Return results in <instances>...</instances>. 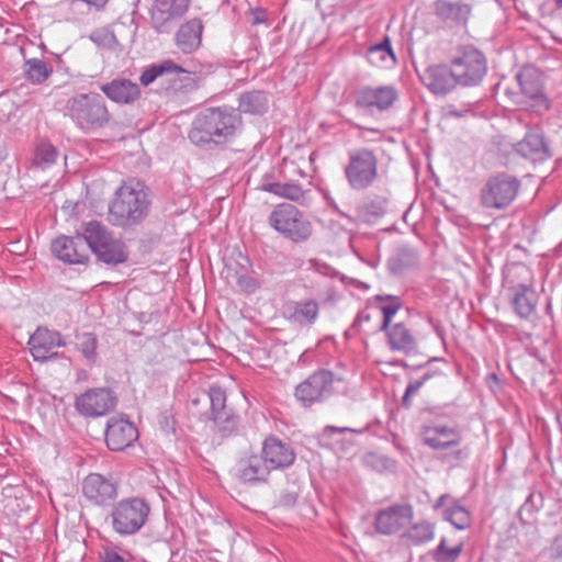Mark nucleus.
Returning <instances> with one entry per match:
<instances>
[{
  "instance_id": "1",
  "label": "nucleus",
  "mask_w": 562,
  "mask_h": 562,
  "mask_svg": "<svg viewBox=\"0 0 562 562\" xmlns=\"http://www.w3.org/2000/svg\"><path fill=\"white\" fill-rule=\"evenodd\" d=\"M239 125V116L234 109L205 108L193 119L189 139L198 147L211 148L232 139Z\"/></svg>"
},
{
  "instance_id": "2",
  "label": "nucleus",
  "mask_w": 562,
  "mask_h": 562,
  "mask_svg": "<svg viewBox=\"0 0 562 562\" xmlns=\"http://www.w3.org/2000/svg\"><path fill=\"white\" fill-rule=\"evenodd\" d=\"M150 204L149 192L142 183L124 182L109 204L108 221L122 228L136 226L147 217Z\"/></svg>"
},
{
  "instance_id": "3",
  "label": "nucleus",
  "mask_w": 562,
  "mask_h": 562,
  "mask_svg": "<svg viewBox=\"0 0 562 562\" xmlns=\"http://www.w3.org/2000/svg\"><path fill=\"white\" fill-rule=\"evenodd\" d=\"M345 367H337L334 371L317 370L296 385L294 396L304 407L321 403L333 393H346L348 379Z\"/></svg>"
},
{
  "instance_id": "4",
  "label": "nucleus",
  "mask_w": 562,
  "mask_h": 562,
  "mask_svg": "<svg viewBox=\"0 0 562 562\" xmlns=\"http://www.w3.org/2000/svg\"><path fill=\"white\" fill-rule=\"evenodd\" d=\"M65 115L83 133H93L111 121L108 105L99 93H78L68 99Z\"/></svg>"
},
{
  "instance_id": "5",
  "label": "nucleus",
  "mask_w": 562,
  "mask_h": 562,
  "mask_svg": "<svg viewBox=\"0 0 562 562\" xmlns=\"http://www.w3.org/2000/svg\"><path fill=\"white\" fill-rule=\"evenodd\" d=\"M150 505L139 496L120 499L112 505L106 517L114 533L121 537L136 535L147 524Z\"/></svg>"
},
{
  "instance_id": "6",
  "label": "nucleus",
  "mask_w": 562,
  "mask_h": 562,
  "mask_svg": "<svg viewBox=\"0 0 562 562\" xmlns=\"http://www.w3.org/2000/svg\"><path fill=\"white\" fill-rule=\"evenodd\" d=\"M269 225L293 243L306 241L313 232L312 223L295 205L280 203L271 211Z\"/></svg>"
},
{
  "instance_id": "7",
  "label": "nucleus",
  "mask_w": 562,
  "mask_h": 562,
  "mask_svg": "<svg viewBox=\"0 0 562 562\" xmlns=\"http://www.w3.org/2000/svg\"><path fill=\"white\" fill-rule=\"evenodd\" d=\"M519 180L509 173L498 172L488 177L480 190V203L486 210H504L516 199Z\"/></svg>"
},
{
  "instance_id": "8",
  "label": "nucleus",
  "mask_w": 562,
  "mask_h": 562,
  "mask_svg": "<svg viewBox=\"0 0 562 562\" xmlns=\"http://www.w3.org/2000/svg\"><path fill=\"white\" fill-rule=\"evenodd\" d=\"M451 68L458 85L475 87L487 74V60L482 52L467 46L451 60Z\"/></svg>"
},
{
  "instance_id": "9",
  "label": "nucleus",
  "mask_w": 562,
  "mask_h": 562,
  "mask_svg": "<svg viewBox=\"0 0 562 562\" xmlns=\"http://www.w3.org/2000/svg\"><path fill=\"white\" fill-rule=\"evenodd\" d=\"M192 0H155L150 12L151 26L159 33H169L188 12Z\"/></svg>"
},
{
  "instance_id": "10",
  "label": "nucleus",
  "mask_w": 562,
  "mask_h": 562,
  "mask_svg": "<svg viewBox=\"0 0 562 562\" xmlns=\"http://www.w3.org/2000/svg\"><path fill=\"white\" fill-rule=\"evenodd\" d=\"M115 393L109 387H95L88 390L76 398L77 412L86 417L103 416L116 405Z\"/></svg>"
},
{
  "instance_id": "11",
  "label": "nucleus",
  "mask_w": 562,
  "mask_h": 562,
  "mask_svg": "<svg viewBox=\"0 0 562 562\" xmlns=\"http://www.w3.org/2000/svg\"><path fill=\"white\" fill-rule=\"evenodd\" d=\"M420 438L432 450H448L461 443L462 432L458 426L431 422L422 426Z\"/></svg>"
},
{
  "instance_id": "12",
  "label": "nucleus",
  "mask_w": 562,
  "mask_h": 562,
  "mask_svg": "<svg viewBox=\"0 0 562 562\" xmlns=\"http://www.w3.org/2000/svg\"><path fill=\"white\" fill-rule=\"evenodd\" d=\"M398 99L397 89L392 86L362 87L356 92V103L358 106L373 111H387Z\"/></svg>"
},
{
  "instance_id": "13",
  "label": "nucleus",
  "mask_w": 562,
  "mask_h": 562,
  "mask_svg": "<svg viewBox=\"0 0 562 562\" xmlns=\"http://www.w3.org/2000/svg\"><path fill=\"white\" fill-rule=\"evenodd\" d=\"M29 349L35 361L45 362L57 356L56 347L65 346L59 331L50 330L47 327H37L29 339Z\"/></svg>"
},
{
  "instance_id": "14",
  "label": "nucleus",
  "mask_w": 562,
  "mask_h": 562,
  "mask_svg": "<svg viewBox=\"0 0 562 562\" xmlns=\"http://www.w3.org/2000/svg\"><path fill=\"white\" fill-rule=\"evenodd\" d=\"M138 438L136 427L124 417H111L105 429V442L112 451H123Z\"/></svg>"
},
{
  "instance_id": "15",
  "label": "nucleus",
  "mask_w": 562,
  "mask_h": 562,
  "mask_svg": "<svg viewBox=\"0 0 562 562\" xmlns=\"http://www.w3.org/2000/svg\"><path fill=\"white\" fill-rule=\"evenodd\" d=\"M261 456L270 471L289 468L294 463L296 458L292 446L283 442L276 436H270L265 439Z\"/></svg>"
},
{
  "instance_id": "16",
  "label": "nucleus",
  "mask_w": 562,
  "mask_h": 562,
  "mask_svg": "<svg viewBox=\"0 0 562 562\" xmlns=\"http://www.w3.org/2000/svg\"><path fill=\"white\" fill-rule=\"evenodd\" d=\"M413 518L411 505L395 504L381 509L375 516V528L382 535H393L405 527Z\"/></svg>"
},
{
  "instance_id": "17",
  "label": "nucleus",
  "mask_w": 562,
  "mask_h": 562,
  "mask_svg": "<svg viewBox=\"0 0 562 562\" xmlns=\"http://www.w3.org/2000/svg\"><path fill=\"white\" fill-rule=\"evenodd\" d=\"M50 249L59 260L70 265L85 263L89 258L87 247L78 231L76 236H60L54 239Z\"/></svg>"
},
{
  "instance_id": "18",
  "label": "nucleus",
  "mask_w": 562,
  "mask_h": 562,
  "mask_svg": "<svg viewBox=\"0 0 562 562\" xmlns=\"http://www.w3.org/2000/svg\"><path fill=\"white\" fill-rule=\"evenodd\" d=\"M521 92L529 99L530 105L548 110L550 102L543 93L541 74L533 67H524L517 75Z\"/></svg>"
},
{
  "instance_id": "19",
  "label": "nucleus",
  "mask_w": 562,
  "mask_h": 562,
  "mask_svg": "<svg viewBox=\"0 0 562 562\" xmlns=\"http://www.w3.org/2000/svg\"><path fill=\"white\" fill-rule=\"evenodd\" d=\"M82 493L91 503L104 506L117 496V486L101 474L91 473L82 482Z\"/></svg>"
},
{
  "instance_id": "20",
  "label": "nucleus",
  "mask_w": 562,
  "mask_h": 562,
  "mask_svg": "<svg viewBox=\"0 0 562 562\" xmlns=\"http://www.w3.org/2000/svg\"><path fill=\"white\" fill-rule=\"evenodd\" d=\"M418 77L434 94H447L458 85L451 66L446 65H430L423 71H418Z\"/></svg>"
},
{
  "instance_id": "21",
  "label": "nucleus",
  "mask_w": 562,
  "mask_h": 562,
  "mask_svg": "<svg viewBox=\"0 0 562 562\" xmlns=\"http://www.w3.org/2000/svg\"><path fill=\"white\" fill-rule=\"evenodd\" d=\"M436 18L448 26H463L472 12L469 3L454 0H436L432 3Z\"/></svg>"
},
{
  "instance_id": "22",
  "label": "nucleus",
  "mask_w": 562,
  "mask_h": 562,
  "mask_svg": "<svg viewBox=\"0 0 562 562\" xmlns=\"http://www.w3.org/2000/svg\"><path fill=\"white\" fill-rule=\"evenodd\" d=\"M378 177V160L368 149H360L353 154V189L370 187Z\"/></svg>"
},
{
  "instance_id": "23",
  "label": "nucleus",
  "mask_w": 562,
  "mask_h": 562,
  "mask_svg": "<svg viewBox=\"0 0 562 562\" xmlns=\"http://www.w3.org/2000/svg\"><path fill=\"white\" fill-rule=\"evenodd\" d=\"M270 473L262 456L250 454L239 459L236 464V476L244 483H267Z\"/></svg>"
},
{
  "instance_id": "24",
  "label": "nucleus",
  "mask_w": 562,
  "mask_h": 562,
  "mask_svg": "<svg viewBox=\"0 0 562 562\" xmlns=\"http://www.w3.org/2000/svg\"><path fill=\"white\" fill-rule=\"evenodd\" d=\"M100 90L109 100L117 104H132L140 98L139 86L127 78H115L102 83Z\"/></svg>"
},
{
  "instance_id": "25",
  "label": "nucleus",
  "mask_w": 562,
  "mask_h": 562,
  "mask_svg": "<svg viewBox=\"0 0 562 562\" xmlns=\"http://www.w3.org/2000/svg\"><path fill=\"white\" fill-rule=\"evenodd\" d=\"M509 292V302L515 314L521 319H530L538 305L536 291L529 285L519 283L512 286Z\"/></svg>"
},
{
  "instance_id": "26",
  "label": "nucleus",
  "mask_w": 562,
  "mask_h": 562,
  "mask_svg": "<svg viewBox=\"0 0 562 562\" xmlns=\"http://www.w3.org/2000/svg\"><path fill=\"white\" fill-rule=\"evenodd\" d=\"M211 418L223 431L231 432L236 426V419L226 408V394L221 386L213 385L209 390Z\"/></svg>"
},
{
  "instance_id": "27",
  "label": "nucleus",
  "mask_w": 562,
  "mask_h": 562,
  "mask_svg": "<svg viewBox=\"0 0 562 562\" xmlns=\"http://www.w3.org/2000/svg\"><path fill=\"white\" fill-rule=\"evenodd\" d=\"M284 316L300 326H311L319 313V304L315 300L290 302L284 306Z\"/></svg>"
},
{
  "instance_id": "28",
  "label": "nucleus",
  "mask_w": 562,
  "mask_h": 562,
  "mask_svg": "<svg viewBox=\"0 0 562 562\" xmlns=\"http://www.w3.org/2000/svg\"><path fill=\"white\" fill-rule=\"evenodd\" d=\"M203 23L192 19L182 24L176 33V45L184 54L196 50L201 45Z\"/></svg>"
},
{
  "instance_id": "29",
  "label": "nucleus",
  "mask_w": 562,
  "mask_h": 562,
  "mask_svg": "<svg viewBox=\"0 0 562 562\" xmlns=\"http://www.w3.org/2000/svg\"><path fill=\"white\" fill-rule=\"evenodd\" d=\"M515 148L519 155L532 161H542L550 156L542 134L537 131L528 132Z\"/></svg>"
},
{
  "instance_id": "30",
  "label": "nucleus",
  "mask_w": 562,
  "mask_h": 562,
  "mask_svg": "<svg viewBox=\"0 0 562 562\" xmlns=\"http://www.w3.org/2000/svg\"><path fill=\"white\" fill-rule=\"evenodd\" d=\"M97 259L108 266H117L124 263L128 259V248L121 239L112 235L106 241L100 245L93 251Z\"/></svg>"
},
{
  "instance_id": "31",
  "label": "nucleus",
  "mask_w": 562,
  "mask_h": 562,
  "mask_svg": "<svg viewBox=\"0 0 562 562\" xmlns=\"http://www.w3.org/2000/svg\"><path fill=\"white\" fill-rule=\"evenodd\" d=\"M366 58L378 68L390 69L397 64V57L389 36H384L382 42L371 45L366 52Z\"/></svg>"
},
{
  "instance_id": "32",
  "label": "nucleus",
  "mask_w": 562,
  "mask_h": 562,
  "mask_svg": "<svg viewBox=\"0 0 562 562\" xmlns=\"http://www.w3.org/2000/svg\"><path fill=\"white\" fill-rule=\"evenodd\" d=\"M78 232L87 249L89 248L92 252L113 235L104 224L95 220L81 223Z\"/></svg>"
},
{
  "instance_id": "33",
  "label": "nucleus",
  "mask_w": 562,
  "mask_h": 562,
  "mask_svg": "<svg viewBox=\"0 0 562 562\" xmlns=\"http://www.w3.org/2000/svg\"><path fill=\"white\" fill-rule=\"evenodd\" d=\"M260 190L294 202H300L305 195V191L301 184L294 182L268 181L267 176L262 178Z\"/></svg>"
},
{
  "instance_id": "34",
  "label": "nucleus",
  "mask_w": 562,
  "mask_h": 562,
  "mask_svg": "<svg viewBox=\"0 0 562 562\" xmlns=\"http://www.w3.org/2000/svg\"><path fill=\"white\" fill-rule=\"evenodd\" d=\"M436 524L426 519L414 522L403 533V539L413 546H423L435 539Z\"/></svg>"
},
{
  "instance_id": "35",
  "label": "nucleus",
  "mask_w": 562,
  "mask_h": 562,
  "mask_svg": "<svg viewBox=\"0 0 562 562\" xmlns=\"http://www.w3.org/2000/svg\"><path fill=\"white\" fill-rule=\"evenodd\" d=\"M387 338L394 350L411 352L416 348L414 336L403 323H396L391 326L387 330Z\"/></svg>"
},
{
  "instance_id": "36",
  "label": "nucleus",
  "mask_w": 562,
  "mask_h": 562,
  "mask_svg": "<svg viewBox=\"0 0 562 562\" xmlns=\"http://www.w3.org/2000/svg\"><path fill=\"white\" fill-rule=\"evenodd\" d=\"M350 432L351 428L349 427L326 426L322 431L321 440L341 457L348 450L349 441L345 442L344 439Z\"/></svg>"
},
{
  "instance_id": "37",
  "label": "nucleus",
  "mask_w": 562,
  "mask_h": 562,
  "mask_svg": "<svg viewBox=\"0 0 562 562\" xmlns=\"http://www.w3.org/2000/svg\"><path fill=\"white\" fill-rule=\"evenodd\" d=\"M269 99L263 91H249L239 97V110L244 113L263 114L268 110Z\"/></svg>"
},
{
  "instance_id": "38",
  "label": "nucleus",
  "mask_w": 562,
  "mask_h": 562,
  "mask_svg": "<svg viewBox=\"0 0 562 562\" xmlns=\"http://www.w3.org/2000/svg\"><path fill=\"white\" fill-rule=\"evenodd\" d=\"M448 539L441 537L438 546L429 552L434 562H457L463 552V542L449 546Z\"/></svg>"
},
{
  "instance_id": "39",
  "label": "nucleus",
  "mask_w": 562,
  "mask_h": 562,
  "mask_svg": "<svg viewBox=\"0 0 562 562\" xmlns=\"http://www.w3.org/2000/svg\"><path fill=\"white\" fill-rule=\"evenodd\" d=\"M109 0H60L59 7L74 14L99 12L105 8Z\"/></svg>"
},
{
  "instance_id": "40",
  "label": "nucleus",
  "mask_w": 562,
  "mask_h": 562,
  "mask_svg": "<svg viewBox=\"0 0 562 562\" xmlns=\"http://www.w3.org/2000/svg\"><path fill=\"white\" fill-rule=\"evenodd\" d=\"M24 74L32 83L40 85L53 74V67L42 59L31 58L25 61Z\"/></svg>"
},
{
  "instance_id": "41",
  "label": "nucleus",
  "mask_w": 562,
  "mask_h": 562,
  "mask_svg": "<svg viewBox=\"0 0 562 562\" xmlns=\"http://www.w3.org/2000/svg\"><path fill=\"white\" fill-rule=\"evenodd\" d=\"M184 71L180 66L175 64L171 60H165L164 63L159 65H151L148 68H146L142 75H140V83L143 86H148L151 82H154L159 76L164 75L165 72H182Z\"/></svg>"
},
{
  "instance_id": "42",
  "label": "nucleus",
  "mask_w": 562,
  "mask_h": 562,
  "mask_svg": "<svg viewBox=\"0 0 562 562\" xmlns=\"http://www.w3.org/2000/svg\"><path fill=\"white\" fill-rule=\"evenodd\" d=\"M57 157V149L49 142L41 140L35 147L33 161L41 169H46L56 162Z\"/></svg>"
},
{
  "instance_id": "43",
  "label": "nucleus",
  "mask_w": 562,
  "mask_h": 562,
  "mask_svg": "<svg viewBox=\"0 0 562 562\" xmlns=\"http://www.w3.org/2000/svg\"><path fill=\"white\" fill-rule=\"evenodd\" d=\"M443 518L460 530L465 529L470 525L469 512L458 503L443 510Z\"/></svg>"
},
{
  "instance_id": "44",
  "label": "nucleus",
  "mask_w": 562,
  "mask_h": 562,
  "mask_svg": "<svg viewBox=\"0 0 562 562\" xmlns=\"http://www.w3.org/2000/svg\"><path fill=\"white\" fill-rule=\"evenodd\" d=\"M362 463L366 468L379 473L393 471L395 469V462L392 459L374 452L366 453L362 457Z\"/></svg>"
},
{
  "instance_id": "45",
  "label": "nucleus",
  "mask_w": 562,
  "mask_h": 562,
  "mask_svg": "<svg viewBox=\"0 0 562 562\" xmlns=\"http://www.w3.org/2000/svg\"><path fill=\"white\" fill-rule=\"evenodd\" d=\"M380 301L384 303L380 306V311L383 315V321L381 324L382 329H386L390 326L391 318L396 314V312L403 306V301L400 296L395 295H385L378 296Z\"/></svg>"
},
{
  "instance_id": "46",
  "label": "nucleus",
  "mask_w": 562,
  "mask_h": 562,
  "mask_svg": "<svg viewBox=\"0 0 562 562\" xmlns=\"http://www.w3.org/2000/svg\"><path fill=\"white\" fill-rule=\"evenodd\" d=\"M334 195H331V192L326 191L324 192V198L328 202V204L337 211L339 214L348 217V211H349V194L348 190H341L339 188H334L333 191Z\"/></svg>"
},
{
  "instance_id": "47",
  "label": "nucleus",
  "mask_w": 562,
  "mask_h": 562,
  "mask_svg": "<svg viewBox=\"0 0 562 562\" xmlns=\"http://www.w3.org/2000/svg\"><path fill=\"white\" fill-rule=\"evenodd\" d=\"M77 338H78L79 349H80L81 353L83 355V357L88 361L94 362L95 350H97V345H98L95 335H93L91 333H83L81 335H78Z\"/></svg>"
},
{
  "instance_id": "48",
  "label": "nucleus",
  "mask_w": 562,
  "mask_h": 562,
  "mask_svg": "<svg viewBox=\"0 0 562 562\" xmlns=\"http://www.w3.org/2000/svg\"><path fill=\"white\" fill-rule=\"evenodd\" d=\"M383 214V206L379 202L362 204L358 207V215L364 222H371Z\"/></svg>"
},
{
  "instance_id": "49",
  "label": "nucleus",
  "mask_w": 562,
  "mask_h": 562,
  "mask_svg": "<svg viewBox=\"0 0 562 562\" xmlns=\"http://www.w3.org/2000/svg\"><path fill=\"white\" fill-rule=\"evenodd\" d=\"M430 378L428 373H426L423 378L411 380L406 386L405 393L402 398V405L405 408L411 407V397L415 395L420 387L425 384V382Z\"/></svg>"
},
{
  "instance_id": "50",
  "label": "nucleus",
  "mask_w": 562,
  "mask_h": 562,
  "mask_svg": "<svg viewBox=\"0 0 562 562\" xmlns=\"http://www.w3.org/2000/svg\"><path fill=\"white\" fill-rule=\"evenodd\" d=\"M101 562H131L130 559L120 554L115 549L105 547L99 553Z\"/></svg>"
},
{
  "instance_id": "51",
  "label": "nucleus",
  "mask_w": 562,
  "mask_h": 562,
  "mask_svg": "<svg viewBox=\"0 0 562 562\" xmlns=\"http://www.w3.org/2000/svg\"><path fill=\"white\" fill-rule=\"evenodd\" d=\"M90 37L94 43L104 46H111L115 41L114 34L108 31L93 32Z\"/></svg>"
},
{
  "instance_id": "52",
  "label": "nucleus",
  "mask_w": 562,
  "mask_h": 562,
  "mask_svg": "<svg viewBox=\"0 0 562 562\" xmlns=\"http://www.w3.org/2000/svg\"><path fill=\"white\" fill-rule=\"evenodd\" d=\"M159 424H160L161 428L164 429V431H166V432L175 431V427H173L175 420L168 412H164L160 415Z\"/></svg>"
},
{
  "instance_id": "53",
  "label": "nucleus",
  "mask_w": 562,
  "mask_h": 562,
  "mask_svg": "<svg viewBox=\"0 0 562 562\" xmlns=\"http://www.w3.org/2000/svg\"><path fill=\"white\" fill-rule=\"evenodd\" d=\"M251 14H252V21H251L252 25H258V24L267 22V15H266L265 10L256 9V10L251 11Z\"/></svg>"
},
{
  "instance_id": "54",
  "label": "nucleus",
  "mask_w": 562,
  "mask_h": 562,
  "mask_svg": "<svg viewBox=\"0 0 562 562\" xmlns=\"http://www.w3.org/2000/svg\"><path fill=\"white\" fill-rule=\"evenodd\" d=\"M470 112H471V110L469 108L463 109V110H458L454 105H449L447 108V114L449 116H453V117H462Z\"/></svg>"
},
{
  "instance_id": "55",
  "label": "nucleus",
  "mask_w": 562,
  "mask_h": 562,
  "mask_svg": "<svg viewBox=\"0 0 562 562\" xmlns=\"http://www.w3.org/2000/svg\"><path fill=\"white\" fill-rule=\"evenodd\" d=\"M450 496L448 494L441 495L436 503L434 504V509H439L446 505L447 499H449Z\"/></svg>"
},
{
  "instance_id": "56",
  "label": "nucleus",
  "mask_w": 562,
  "mask_h": 562,
  "mask_svg": "<svg viewBox=\"0 0 562 562\" xmlns=\"http://www.w3.org/2000/svg\"><path fill=\"white\" fill-rule=\"evenodd\" d=\"M296 501V497L292 494H286L283 496L282 498V502L285 504V505H293Z\"/></svg>"
},
{
  "instance_id": "57",
  "label": "nucleus",
  "mask_w": 562,
  "mask_h": 562,
  "mask_svg": "<svg viewBox=\"0 0 562 562\" xmlns=\"http://www.w3.org/2000/svg\"><path fill=\"white\" fill-rule=\"evenodd\" d=\"M369 319H370V314H369V312H367V311H362V312H360V313L358 314V316H357V322H358V323H361V322H363V321H369Z\"/></svg>"
},
{
  "instance_id": "58",
  "label": "nucleus",
  "mask_w": 562,
  "mask_h": 562,
  "mask_svg": "<svg viewBox=\"0 0 562 562\" xmlns=\"http://www.w3.org/2000/svg\"><path fill=\"white\" fill-rule=\"evenodd\" d=\"M352 284H353V288H361V289H364V290L369 289V284H367V283H364L362 281H358L356 279H353Z\"/></svg>"
},
{
  "instance_id": "59",
  "label": "nucleus",
  "mask_w": 562,
  "mask_h": 562,
  "mask_svg": "<svg viewBox=\"0 0 562 562\" xmlns=\"http://www.w3.org/2000/svg\"><path fill=\"white\" fill-rule=\"evenodd\" d=\"M345 175L349 183H351V162L346 166L345 168Z\"/></svg>"
},
{
  "instance_id": "60",
  "label": "nucleus",
  "mask_w": 562,
  "mask_h": 562,
  "mask_svg": "<svg viewBox=\"0 0 562 562\" xmlns=\"http://www.w3.org/2000/svg\"><path fill=\"white\" fill-rule=\"evenodd\" d=\"M238 282H239L240 286H243V288H245V289H247V290H248V289H252V288H254V286H252V285H250L248 282H247V283H244V282H245V280H244L243 278H240Z\"/></svg>"
},
{
  "instance_id": "61",
  "label": "nucleus",
  "mask_w": 562,
  "mask_h": 562,
  "mask_svg": "<svg viewBox=\"0 0 562 562\" xmlns=\"http://www.w3.org/2000/svg\"><path fill=\"white\" fill-rule=\"evenodd\" d=\"M558 8H562V0H554Z\"/></svg>"
},
{
  "instance_id": "62",
  "label": "nucleus",
  "mask_w": 562,
  "mask_h": 562,
  "mask_svg": "<svg viewBox=\"0 0 562 562\" xmlns=\"http://www.w3.org/2000/svg\"><path fill=\"white\" fill-rule=\"evenodd\" d=\"M551 310H552V306H551V303L549 302V303L547 304V313H548V314H549V313H551Z\"/></svg>"
},
{
  "instance_id": "63",
  "label": "nucleus",
  "mask_w": 562,
  "mask_h": 562,
  "mask_svg": "<svg viewBox=\"0 0 562 562\" xmlns=\"http://www.w3.org/2000/svg\"><path fill=\"white\" fill-rule=\"evenodd\" d=\"M353 255H356V256L358 257V259H360L361 261H363L362 257H361L357 251H355V250H353Z\"/></svg>"
},
{
  "instance_id": "64",
  "label": "nucleus",
  "mask_w": 562,
  "mask_h": 562,
  "mask_svg": "<svg viewBox=\"0 0 562 562\" xmlns=\"http://www.w3.org/2000/svg\"><path fill=\"white\" fill-rule=\"evenodd\" d=\"M461 457V451L459 450L458 452H456V459H460Z\"/></svg>"
}]
</instances>
